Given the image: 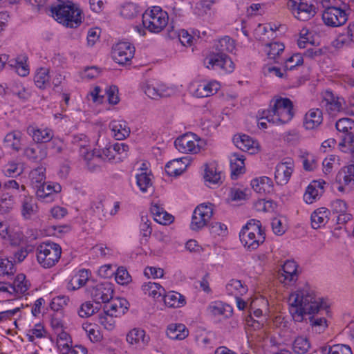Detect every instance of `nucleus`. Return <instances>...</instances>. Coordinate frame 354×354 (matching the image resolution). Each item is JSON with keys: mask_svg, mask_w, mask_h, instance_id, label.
Listing matches in <instances>:
<instances>
[{"mask_svg": "<svg viewBox=\"0 0 354 354\" xmlns=\"http://www.w3.org/2000/svg\"><path fill=\"white\" fill-rule=\"evenodd\" d=\"M289 311L295 322H301L304 315L318 313L328 307L322 298L317 297L308 288L297 290L288 298Z\"/></svg>", "mask_w": 354, "mask_h": 354, "instance_id": "obj_1", "label": "nucleus"}, {"mask_svg": "<svg viewBox=\"0 0 354 354\" xmlns=\"http://www.w3.org/2000/svg\"><path fill=\"white\" fill-rule=\"evenodd\" d=\"M216 53L209 54L204 61L208 68H221L226 73H232L234 64L227 53H232L235 49L234 41L228 36L220 39L214 46Z\"/></svg>", "mask_w": 354, "mask_h": 354, "instance_id": "obj_2", "label": "nucleus"}, {"mask_svg": "<svg viewBox=\"0 0 354 354\" xmlns=\"http://www.w3.org/2000/svg\"><path fill=\"white\" fill-rule=\"evenodd\" d=\"M293 104L288 98L279 97L270 102V107L262 112L261 120L272 124H283L293 117Z\"/></svg>", "mask_w": 354, "mask_h": 354, "instance_id": "obj_3", "label": "nucleus"}, {"mask_svg": "<svg viewBox=\"0 0 354 354\" xmlns=\"http://www.w3.org/2000/svg\"><path fill=\"white\" fill-rule=\"evenodd\" d=\"M239 238L244 248L253 251L263 244L266 240V234L260 221L251 219L242 227Z\"/></svg>", "mask_w": 354, "mask_h": 354, "instance_id": "obj_4", "label": "nucleus"}, {"mask_svg": "<svg viewBox=\"0 0 354 354\" xmlns=\"http://www.w3.org/2000/svg\"><path fill=\"white\" fill-rule=\"evenodd\" d=\"M53 18L69 28H76L81 23V10L73 3L59 4L50 9Z\"/></svg>", "mask_w": 354, "mask_h": 354, "instance_id": "obj_5", "label": "nucleus"}, {"mask_svg": "<svg viewBox=\"0 0 354 354\" xmlns=\"http://www.w3.org/2000/svg\"><path fill=\"white\" fill-rule=\"evenodd\" d=\"M38 263L44 268L54 266L59 260L62 254L60 245L54 242H43L36 249Z\"/></svg>", "mask_w": 354, "mask_h": 354, "instance_id": "obj_6", "label": "nucleus"}, {"mask_svg": "<svg viewBox=\"0 0 354 354\" xmlns=\"http://www.w3.org/2000/svg\"><path fill=\"white\" fill-rule=\"evenodd\" d=\"M169 17L167 12L159 6H153L146 10L142 15V24L149 31L153 33L161 32L168 24Z\"/></svg>", "mask_w": 354, "mask_h": 354, "instance_id": "obj_7", "label": "nucleus"}, {"mask_svg": "<svg viewBox=\"0 0 354 354\" xmlns=\"http://www.w3.org/2000/svg\"><path fill=\"white\" fill-rule=\"evenodd\" d=\"M178 151L184 153H198L205 145V142L194 133H187L178 138L174 142Z\"/></svg>", "mask_w": 354, "mask_h": 354, "instance_id": "obj_8", "label": "nucleus"}, {"mask_svg": "<svg viewBox=\"0 0 354 354\" xmlns=\"http://www.w3.org/2000/svg\"><path fill=\"white\" fill-rule=\"evenodd\" d=\"M288 7L297 19L303 21L309 20L316 13L313 0H289Z\"/></svg>", "mask_w": 354, "mask_h": 354, "instance_id": "obj_9", "label": "nucleus"}, {"mask_svg": "<svg viewBox=\"0 0 354 354\" xmlns=\"http://www.w3.org/2000/svg\"><path fill=\"white\" fill-rule=\"evenodd\" d=\"M135 48L129 42H119L113 46L111 57L113 59L120 65L130 62L134 55Z\"/></svg>", "mask_w": 354, "mask_h": 354, "instance_id": "obj_10", "label": "nucleus"}, {"mask_svg": "<svg viewBox=\"0 0 354 354\" xmlns=\"http://www.w3.org/2000/svg\"><path fill=\"white\" fill-rule=\"evenodd\" d=\"M324 24L328 26L337 27L344 25L348 20L345 10L337 7H328L322 14Z\"/></svg>", "mask_w": 354, "mask_h": 354, "instance_id": "obj_11", "label": "nucleus"}, {"mask_svg": "<svg viewBox=\"0 0 354 354\" xmlns=\"http://www.w3.org/2000/svg\"><path fill=\"white\" fill-rule=\"evenodd\" d=\"M90 292L95 304L100 306L101 303L106 304L113 298V290L111 283L105 282L93 286Z\"/></svg>", "mask_w": 354, "mask_h": 354, "instance_id": "obj_12", "label": "nucleus"}, {"mask_svg": "<svg viewBox=\"0 0 354 354\" xmlns=\"http://www.w3.org/2000/svg\"><path fill=\"white\" fill-rule=\"evenodd\" d=\"M62 191L61 185L57 183L46 182L35 192L37 197L46 203L54 201L55 197Z\"/></svg>", "mask_w": 354, "mask_h": 354, "instance_id": "obj_13", "label": "nucleus"}, {"mask_svg": "<svg viewBox=\"0 0 354 354\" xmlns=\"http://www.w3.org/2000/svg\"><path fill=\"white\" fill-rule=\"evenodd\" d=\"M293 171V162L288 158L285 162H279L277 165L274 171V180L277 185H286Z\"/></svg>", "mask_w": 354, "mask_h": 354, "instance_id": "obj_14", "label": "nucleus"}, {"mask_svg": "<svg viewBox=\"0 0 354 354\" xmlns=\"http://www.w3.org/2000/svg\"><path fill=\"white\" fill-rule=\"evenodd\" d=\"M323 97L326 102V109L330 114L335 115L344 109L345 100L344 98L335 95L332 91H325Z\"/></svg>", "mask_w": 354, "mask_h": 354, "instance_id": "obj_15", "label": "nucleus"}, {"mask_svg": "<svg viewBox=\"0 0 354 354\" xmlns=\"http://www.w3.org/2000/svg\"><path fill=\"white\" fill-rule=\"evenodd\" d=\"M127 301L124 299L118 298L111 301L106 302L104 306V311L106 313H109L114 317H118L123 315L127 310Z\"/></svg>", "mask_w": 354, "mask_h": 354, "instance_id": "obj_16", "label": "nucleus"}, {"mask_svg": "<svg viewBox=\"0 0 354 354\" xmlns=\"http://www.w3.org/2000/svg\"><path fill=\"white\" fill-rule=\"evenodd\" d=\"M220 88V84L216 81L202 82L197 84L193 93L197 97H207L214 94Z\"/></svg>", "mask_w": 354, "mask_h": 354, "instance_id": "obj_17", "label": "nucleus"}, {"mask_svg": "<svg viewBox=\"0 0 354 354\" xmlns=\"http://www.w3.org/2000/svg\"><path fill=\"white\" fill-rule=\"evenodd\" d=\"M86 151H82L86 161L87 168L91 171H96L100 169L102 163V154L100 150L94 149L93 151H88L84 149Z\"/></svg>", "mask_w": 354, "mask_h": 354, "instance_id": "obj_18", "label": "nucleus"}, {"mask_svg": "<svg viewBox=\"0 0 354 354\" xmlns=\"http://www.w3.org/2000/svg\"><path fill=\"white\" fill-rule=\"evenodd\" d=\"M323 121L322 111L319 109H311L305 115L304 127L308 130L318 127Z\"/></svg>", "mask_w": 354, "mask_h": 354, "instance_id": "obj_19", "label": "nucleus"}, {"mask_svg": "<svg viewBox=\"0 0 354 354\" xmlns=\"http://www.w3.org/2000/svg\"><path fill=\"white\" fill-rule=\"evenodd\" d=\"M233 142L241 150L244 151H251L250 153H254L258 147V142L250 136L245 134L235 136Z\"/></svg>", "mask_w": 354, "mask_h": 354, "instance_id": "obj_20", "label": "nucleus"}, {"mask_svg": "<svg viewBox=\"0 0 354 354\" xmlns=\"http://www.w3.org/2000/svg\"><path fill=\"white\" fill-rule=\"evenodd\" d=\"M27 133L37 143L47 142L53 137V132L50 129H38L34 126L27 128Z\"/></svg>", "mask_w": 354, "mask_h": 354, "instance_id": "obj_21", "label": "nucleus"}, {"mask_svg": "<svg viewBox=\"0 0 354 354\" xmlns=\"http://www.w3.org/2000/svg\"><path fill=\"white\" fill-rule=\"evenodd\" d=\"M109 128L113 131L115 138L118 140L125 139L130 133V128L124 120H113L109 124Z\"/></svg>", "mask_w": 354, "mask_h": 354, "instance_id": "obj_22", "label": "nucleus"}, {"mask_svg": "<svg viewBox=\"0 0 354 354\" xmlns=\"http://www.w3.org/2000/svg\"><path fill=\"white\" fill-rule=\"evenodd\" d=\"M150 210L154 221L161 225H169L174 221V216L158 204H153Z\"/></svg>", "mask_w": 354, "mask_h": 354, "instance_id": "obj_23", "label": "nucleus"}, {"mask_svg": "<svg viewBox=\"0 0 354 354\" xmlns=\"http://www.w3.org/2000/svg\"><path fill=\"white\" fill-rule=\"evenodd\" d=\"M245 157L243 154L234 153L230 157L231 176L232 179L245 172Z\"/></svg>", "mask_w": 354, "mask_h": 354, "instance_id": "obj_24", "label": "nucleus"}, {"mask_svg": "<svg viewBox=\"0 0 354 354\" xmlns=\"http://www.w3.org/2000/svg\"><path fill=\"white\" fill-rule=\"evenodd\" d=\"M252 189L257 193L266 194L272 191L273 184L271 178L266 176L256 178L251 181Z\"/></svg>", "mask_w": 354, "mask_h": 354, "instance_id": "obj_25", "label": "nucleus"}, {"mask_svg": "<svg viewBox=\"0 0 354 354\" xmlns=\"http://www.w3.org/2000/svg\"><path fill=\"white\" fill-rule=\"evenodd\" d=\"M329 210L326 207H321L315 210L310 216L311 225L314 229H318L328 221Z\"/></svg>", "mask_w": 354, "mask_h": 354, "instance_id": "obj_26", "label": "nucleus"}, {"mask_svg": "<svg viewBox=\"0 0 354 354\" xmlns=\"http://www.w3.org/2000/svg\"><path fill=\"white\" fill-rule=\"evenodd\" d=\"M11 293L17 297L24 295L28 290L29 286L26 280V276L24 274H19L10 285Z\"/></svg>", "mask_w": 354, "mask_h": 354, "instance_id": "obj_27", "label": "nucleus"}, {"mask_svg": "<svg viewBox=\"0 0 354 354\" xmlns=\"http://www.w3.org/2000/svg\"><path fill=\"white\" fill-rule=\"evenodd\" d=\"M30 184L36 192L46 183V168L39 166L32 169L30 173Z\"/></svg>", "mask_w": 354, "mask_h": 354, "instance_id": "obj_28", "label": "nucleus"}, {"mask_svg": "<svg viewBox=\"0 0 354 354\" xmlns=\"http://www.w3.org/2000/svg\"><path fill=\"white\" fill-rule=\"evenodd\" d=\"M336 180L345 185L354 183V162L342 167L337 173Z\"/></svg>", "mask_w": 354, "mask_h": 354, "instance_id": "obj_29", "label": "nucleus"}, {"mask_svg": "<svg viewBox=\"0 0 354 354\" xmlns=\"http://www.w3.org/2000/svg\"><path fill=\"white\" fill-rule=\"evenodd\" d=\"M207 310L214 316H224L227 317L232 313V309L228 304L221 301L212 302L207 307Z\"/></svg>", "mask_w": 354, "mask_h": 354, "instance_id": "obj_30", "label": "nucleus"}, {"mask_svg": "<svg viewBox=\"0 0 354 354\" xmlns=\"http://www.w3.org/2000/svg\"><path fill=\"white\" fill-rule=\"evenodd\" d=\"M37 212L35 200L31 196H25L21 202V215L25 219H30Z\"/></svg>", "mask_w": 354, "mask_h": 354, "instance_id": "obj_31", "label": "nucleus"}, {"mask_svg": "<svg viewBox=\"0 0 354 354\" xmlns=\"http://www.w3.org/2000/svg\"><path fill=\"white\" fill-rule=\"evenodd\" d=\"M167 335L171 339H184L188 335V330L184 324H170L167 330Z\"/></svg>", "mask_w": 354, "mask_h": 354, "instance_id": "obj_32", "label": "nucleus"}, {"mask_svg": "<svg viewBox=\"0 0 354 354\" xmlns=\"http://www.w3.org/2000/svg\"><path fill=\"white\" fill-rule=\"evenodd\" d=\"M162 296L165 304L169 307L180 308L186 304L185 297L177 292H170Z\"/></svg>", "mask_w": 354, "mask_h": 354, "instance_id": "obj_33", "label": "nucleus"}, {"mask_svg": "<svg viewBox=\"0 0 354 354\" xmlns=\"http://www.w3.org/2000/svg\"><path fill=\"white\" fill-rule=\"evenodd\" d=\"M323 189L321 183L314 182L310 184L304 195V200L308 204H311L319 198L320 191Z\"/></svg>", "mask_w": 354, "mask_h": 354, "instance_id": "obj_34", "label": "nucleus"}, {"mask_svg": "<svg viewBox=\"0 0 354 354\" xmlns=\"http://www.w3.org/2000/svg\"><path fill=\"white\" fill-rule=\"evenodd\" d=\"M6 147L16 151L21 149V133L18 131H13L8 133L4 138Z\"/></svg>", "mask_w": 354, "mask_h": 354, "instance_id": "obj_35", "label": "nucleus"}, {"mask_svg": "<svg viewBox=\"0 0 354 354\" xmlns=\"http://www.w3.org/2000/svg\"><path fill=\"white\" fill-rule=\"evenodd\" d=\"M204 179L212 185L218 184L221 182V173L217 170L215 164L205 165Z\"/></svg>", "mask_w": 354, "mask_h": 354, "instance_id": "obj_36", "label": "nucleus"}, {"mask_svg": "<svg viewBox=\"0 0 354 354\" xmlns=\"http://www.w3.org/2000/svg\"><path fill=\"white\" fill-rule=\"evenodd\" d=\"M142 290L145 295L153 298L164 295L165 290L159 283L154 282H148L142 286Z\"/></svg>", "mask_w": 354, "mask_h": 354, "instance_id": "obj_37", "label": "nucleus"}, {"mask_svg": "<svg viewBox=\"0 0 354 354\" xmlns=\"http://www.w3.org/2000/svg\"><path fill=\"white\" fill-rule=\"evenodd\" d=\"M48 73V69L46 68H40L37 71L34 77V81L35 85L38 88L44 89L47 86H50V76Z\"/></svg>", "mask_w": 354, "mask_h": 354, "instance_id": "obj_38", "label": "nucleus"}, {"mask_svg": "<svg viewBox=\"0 0 354 354\" xmlns=\"http://www.w3.org/2000/svg\"><path fill=\"white\" fill-rule=\"evenodd\" d=\"M25 156L35 161L44 160L47 156V148H42L39 146L37 147H27L24 151Z\"/></svg>", "mask_w": 354, "mask_h": 354, "instance_id": "obj_39", "label": "nucleus"}, {"mask_svg": "<svg viewBox=\"0 0 354 354\" xmlns=\"http://www.w3.org/2000/svg\"><path fill=\"white\" fill-rule=\"evenodd\" d=\"M90 272L88 270L82 269L71 279L70 285L73 290L80 288L84 286L88 279Z\"/></svg>", "mask_w": 354, "mask_h": 354, "instance_id": "obj_40", "label": "nucleus"}, {"mask_svg": "<svg viewBox=\"0 0 354 354\" xmlns=\"http://www.w3.org/2000/svg\"><path fill=\"white\" fill-rule=\"evenodd\" d=\"M226 291L229 295H233L235 297L242 295L246 292V288L243 286L240 280L232 279L226 285Z\"/></svg>", "mask_w": 354, "mask_h": 354, "instance_id": "obj_41", "label": "nucleus"}, {"mask_svg": "<svg viewBox=\"0 0 354 354\" xmlns=\"http://www.w3.org/2000/svg\"><path fill=\"white\" fill-rule=\"evenodd\" d=\"M322 354H353L351 348L345 344H334L321 348Z\"/></svg>", "mask_w": 354, "mask_h": 354, "instance_id": "obj_42", "label": "nucleus"}, {"mask_svg": "<svg viewBox=\"0 0 354 354\" xmlns=\"http://www.w3.org/2000/svg\"><path fill=\"white\" fill-rule=\"evenodd\" d=\"M213 207L214 205L212 203H203L198 205L194 212L196 215L202 217V218H204V220L208 223L213 216Z\"/></svg>", "mask_w": 354, "mask_h": 354, "instance_id": "obj_43", "label": "nucleus"}, {"mask_svg": "<svg viewBox=\"0 0 354 354\" xmlns=\"http://www.w3.org/2000/svg\"><path fill=\"white\" fill-rule=\"evenodd\" d=\"M148 337H146L145 333L143 330L134 328L131 330L127 335V341L131 344H143L147 342Z\"/></svg>", "mask_w": 354, "mask_h": 354, "instance_id": "obj_44", "label": "nucleus"}, {"mask_svg": "<svg viewBox=\"0 0 354 354\" xmlns=\"http://www.w3.org/2000/svg\"><path fill=\"white\" fill-rule=\"evenodd\" d=\"M266 46L269 48L267 50L268 59H273L274 62L279 63V61L277 59L279 55L284 50V45L282 43L273 42L267 44Z\"/></svg>", "mask_w": 354, "mask_h": 354, "instance_id": "obj_45", "label": "nucleus"}, {"mask_svg": "<svg viewBox=\"0 0 354 354\" xmlns=\"http://www.w3.org/2000/svg\"><path fill=\"white\" fill-rule=\"evenodd\" d=\"M183 158L174 159L165 165V172L170 176H177L182 174L183 169L180 167Z\"/></svg>", "mask_w": 354, "mask_h": 354, "instance_id": "obj_46", "label": "nucleus"}, {"mask_svg": "<svg viewBox=\"0 0 354 354\" xmlns=\"http://www.w3.org/2000/svg\"><path fill=\"white\" fill-rule=\"evenodd\" d=\"M335 127L339 132L352 133L351 131L354 129V120L348 118L339 119L335 123Z\"/></svg>", "mask_w": 354, "mask_h": 354, "instance_id": "obj_47", "label": "nucleus"}, {"mask_svg": "<svg viewBox=\"0 0 354 354\" xmlns=\"http://www.w3.org/2000/svg\"><path fill=\"white\" fill-rule=\"evenodd\" d=\"M309 348L310 343L306 337H297L293 342V351L297 354L306 353Z\"/></svg>", "mask_w": 354, "mask_h": 354, "instance_id": "obj_48", "label": "nucleus"}, {"mask_svg": "<svg viewBox=\"0 0 354 354\" xmlns=\"http://www.w3.org/2000/svg\"><path fill=\"white\" fill-rule=\"evenodd\" d=\"M143 90L145 93L152 99H157L165 96V91L153 84L146 83L143 86Z\"/></svg>", "mask_w": 354, "mask_h": 354, "instance_id": "obj_49", "label": "nucleus"}, {"mask_svg": "<svg viewBox=\"0 0 354 354\" xmlns=\"http://www.w3.org/2000/svg\"><path fill=\"white\" fill-rule=\"evenodd\" d=\"M136 183L142 192H146L152 186L151 179L146 173L142 171L136 175Z\"/></svg>", "mask_w": 354, "mask_h": 354, "instance_id": "obj_50", "label": "nucleus"}, {"mask_svg": "<svg viewBox=\"0 0 354 354\" xmlns=\"http://www.w3.org/2000/svg\"><path fill=\"white\" fill-rule=\"evenodd\" d=\"M100 306L97 304L94 306L91 301H86L81 305L78 314L81 317H88L97 312Z\"/></svg>", "mask_w": 354, "mask_h": 354, "instance_id": "obj_51", "label": "nucleus"}, {"mask_svg": "<svg viewBox=\"0 0 354 354\" xmlns=\"http://www.w3.org/2000/svg\"><path fill=\"white\" fill-rule=\"evenodd\" d=\"M15 272L14 263L8 258L0 259V275H12Z\"/></svg>", "mask_w": 354, "mask_h": 354, "instance_id": "obj_52", "label": "nucleus"}, {"mask_svg": "<svg viewBox=\"0 0 354 354\" xmlns=\"http://www.w3.org/2000/svg\"><path fill=\"white\" fill-rule=\"evenodd\" d=\"M218 1V0H201L196 5V12L198 15H206L212 9V6Z\"/></svg>", "mask_w": 354, "mask_h": 354, "instance_id": "obj_53", "label": "nucleus"}, {"mask_svg": "<svg viewBox=\"0 0 354 354\" xmlns=\"http://www.w3.org/2000/svg\"><path fill=\"white\" fill-rule=\"evenodd\" d=\"M115 317L109 313H106L104 311L103 314L98 316V322L106 330H112L115 328Z\"/></svg>", "mask_w": 354, "mask_h": 354, "instance_id": "obj_54", "label": "nucleus"}, {"mask_svg": "<svg viewBox=\"0 0 354 354\" xmlns=\"http://www.w3.org/2000/svg\"><path fill=\"white\" fill-rule=\"evenodd\" d=\"M299 273H289L287 271H282L279 269L277 274L279 281L285 286L295 283L298 279Z\"/></svg>", "mask_w": 354, "mask_h": 354, "instance_id": "obj_55", "label": "nucleus"}, {"mask_svg": "<svg viewBox=\"0 0 354 354\" xmlns=\"http://www.w3.org/2000/svg\"><path fill=\"white\" fill-rule=\"evenodd\" d=\"M15 205L14 195L8 192L3 193L0 198V207L8 212Z\"/></svg>", "mask_w": 354, "mask_h": 354, "instance_id": "obj_56", "label": "nucleus"}, {"mask_svg": "<svg viewBox=\"0 0 354 354\" xmlns=\"http://www.w3.org/2000/svg\"><path fill=\"white\" fill-rule=\"evenodd\" d=\"M62 354H86L87 350L82 346H75L73 348L69 347L67 343L58 346Z\"/></svg>", "mask_w": 354, "mask_h": 354, "instance_id": "obj_57", "label": "nucleus"}, {"mask_svg": "<svg viewBox=\"0 0 354 354\" xmlns=\"http://www.w3.org/2000/svg\"><path fill=\"white\" fill-rule=\"evenodd\" d=\"M138 14V9L135 4L128 3L122 6L120 10V15L126 19H132Z\"/></svg>", "mask_w": 354, "mask_h": 354, "instance_id": "obj_58", "label": "nucleus"}, {"mask_svg": "<svg viewBox=\"0 0 354 354\" xmlns=\"http://www.w3.org/2000/svg\"><path fill=\"white\" fill-rule=\"evenodd\" d=\"M115 279L117 283L121 285H126L129 283L131 280V277L129 275L128 271L123 267H120L118 268L115 272Z\"/></svg>", "mask_w": 354, "mask_h": 354, "instance_id": "obj_59", "label": "nucleus"}, {"mask_svg": "<svg viewBox=\"0 0 354 354\" xmlns=\"http://www.w3.org/2000/svg\"><path fill=\"white\" fill-rule=\"evenodd\" d=\"M354 135L353 133L345 134L342 136L341 141L338 144L339 150L342 152L346 153L350 151V147L354 144Z\"/></svg>", "mask_w": 354, "mask_h": 354, "instance_id": "obj_60", "label": "nucleus"}, {"mask_svg": "<svg viewBox=\"0 0 354 354\" xmlns=\"http://www.w3.org/2000/svg\"><path fill=\"white\" fill-rule=\"evenodd\" d=\"M27 58L26 57H18L15 59V67L16 68L17 72L19 75L25 77L29 73V68L28 66L24 63L26 62Z\"/></svg>", "mask_w": 354, "mask_h": 354, "instance_id": "obj_61", "label": "nucleus"}, {"mask_svg": "<svg viewBox=\"0 0 354 354\" xmlns=\"http://www.w3.org/2000/svg\"><path fill=\"white\" fill-rule=\"evenodd\" d=\"M304 59L301 54H295L286 59L284 68L286 70H292L296 66L301 65Z\"/></svg>", "mask_w": 354, "mask_h": 354, "instance_id": "obj_62", "label": "nucleus"}, {"mask_svg": "<svg viewBox=\"0 0 354 354\" xmlns=\"http://www.w3.org/2000/svg\"><path fill=\"white\" fill-rule=\"evenodd\" d=\"M310 323L313 328L318 333L323 332L327 327L326 319L324 317H311Z\"/></svg>", "mask_w": 354, "mask_h": 354, "instance_id": "obj_63", "label": "nucleus"}, {"mask_svg": "<svg viewBox=\"0 0 354 354\" xmlns=\"http://www.w3.org/2000/svg\"><path fill=\"white\" fill-rule=\"evenodd\" d=\"M209 232L214 235L224 236L227 233V226L220 222H212L209 225Z\"/></svg>", "mask_w": 354, "mask_h": 354, "instance_id": "obj_64", "label": "nucleus"}]
</instances>
